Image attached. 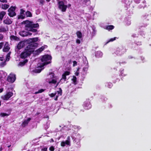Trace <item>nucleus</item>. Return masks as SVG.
I'll list each match as a JSON object with an SVG mask.
<instances>
[{
  "mask_svg": "<svg viewBox=\"0 0 151 151\" xmlns=\"http://www.w3.org/2000/svg\"><path fill=\"white\" fill-rule=\"evenodd\" d=\"M38 45L37 43H32L29 45L25 48L24 51L20 54V57L22 58H26L29 56L32 52H33L35 55H38L45 48L47 47V46H42L39 49L34 51L35 47Z\"/></svg>",
  "mask_w": 151,
  "mask_h": 151,
  "instance_id": "obj_1",
  "label": "nucleus"
},
{
  "mask_svg": "<svg viewBox=\"0 0 151 151\" xmlns=\"http://www.w3.org/2000/svg\"><path fill=\"white\" fill-rule=\"evenodd\" d=\"M51 59V56L48 55H45L42 56L40 60V61L42 63L41 64H38V67L34 70V71L36 73L40 72L44 69L43 67L45 65H47L50 63Z\"/></svg>",
  "mask_w": 151,
  "mask_h": 151,
  "instance_id": "obj_2",
  "label": "nucleus"
},
{
  "mask_svg": "<svg viewBox=\"0 0 151 151\" xmlns=\"http://www.w3.org/2000/svg\"><path fill=\"white\" fill-rule=\"evenodd\" d=\"M23 24H24L25 28L26 30L33 32H36L37 31V29H36L39 27L38 24H34L32 21L26 20L22 22Z\"/></svg>",
  "mask_w": 151,
  "mask_h": 151,
  "instance_id": "obj_3",
  "label": "nucleus"
},
{
  "mask_svg": "<svg viewBox=\"0 0 151 151\" xmlns=\"http://www.w3.org/2000/svg\"><path fill=\"white\" fill-rule=\"evenodd\" d=\"M59 80L58 77L54 76V73H50L47 75V77L46 79L47 82L49 84H55Z\"/></svg>",
  "mask_w": 151,
  "mask_h": 151,
  "instance_id": "obj_4",
  "label": "nucleus"
},
{
  "mask_svg": "<svg viewBox=\"0 0 151 151\" xmlns=\"http://www.w3.org/2000/svg\"><path fill=\"white\" fill-rule=\"evenodd\" d=\"M62 95V90L60 88H59L58 90L55 93H51L49 94V96L52 97L55 96V98L54 99L56 101L57 100L58 98V97L61 96Z\"/></svg>",
  "mask_w": 151,
  "mask_h": 151,
  "instance_id": "obj_5",
  "label": "nucleus"
},
{
  "mask_svg": "<svg viewBox=\"0 0 151 151\" xmlns=\"http://www.w3.org/2000/svg\"><path fill=\"white\" fill-rule=\"evenodd\" d=\"M10 52H9L6 55V59L3 57H0V60L1 61H4L3 62H2L0 63V65L1 66H4L6 65V61H9L10 58Z\"/></svg>",
  "mask_w": 151,
  "mask_h": 151,
  "instance_id": "obj_6",
  "label": "nucleus"
},
{
  "mask_svg": "<svg viewBox=\"0 0 151 151\" xmlns=\"http://www.w3.org/2000/svg\"><path fill=\"white\" fill-rule=\"evenodd\" d=\"M58 7L63 12H65L67 9V6L65 5L63 1H59L58 2Z\"/></svg>",
  "mask_w": 151,
  "mask_h": 151,
  "instance_id": "obj_7",
  "label": "nucleus"
},
{
  "mask_svg": "<svg viewBox=\"0 0 151 151\" xmlns=\"http://www.w3.org/2000/svg\"><path fill=\"white\" fill-rule=\"evenodd\" d=\"M16 6H11L8 10L9 12L8 14L11 17H12L16 15L15 10L16 9Z\"/></svg>",
  "mask_w": 151,
  "mask_h": 151,
  "instance_id": "obj_8",
  "label": "nucleus"
},
{
  "mask_svg": "<svg viewBox=\"0 0 151 151\" xmlns=\"http://www.w3.org/2000/svg\"><path fill=\"white\" fill-rule=\"evenodd\" d=\"M16 80L15 75L12 73H10L7 78V81L11 83H13Z\"/></svg>",
  "mask_w": 151,
  "mask_h": 151,
  "instance_id": "obj_9",
  "label": "nucleus"
},
{
  "mask_svg": "<svg viewBox=\"0 0 151 151\" xmlns=\"http://www.w3.org/2000/svg\"><path fill=\"white\" fill-rule=\"evenodd\" d=\"M125 49L123 48H117L115 52V53L117 55H121L126 52Z\"/></svg>",
  "mask_w": 151,
  "mask_h": 151,
  "instance_id": "obj_10",
  "label": "nucleus"
},
{
  "mask_svg": "<svg viewBox=\"0 0 151 151\" xmlns=\"http://www.w3.org/2000/svg\"><path fill=\"white\" fill-rule=\"evenodd\" d=\"M13 94L12 92H9L7 93L6 95L2 96L1 98L4 100H7L13 95Z\"/></svg>",
  "mask_w": 151,
  "mask_h": 151,
  "instance_id": "obj_11",
  "label": "nucleus"
},
{
  "mask_svg": "<svg viewBox=\"0 0 151 151\" xmlns=\"http://www.w3.org/2000/svg\"><path fill=\"white\" fill-rule=\"evenodd\" d=\"M19 34L22 37H25L28 35H31L32 33L29 32L22 31L19 32Z\"/></svg>",
  "mask_w": 151,
  "mask_h": 151,
  "instance_id": "obj_12",
  "label": "nucleus"
},
{
  "mask_svg": "<svg viewBox=\"0 0 151 151\" xmlns=\"http://www.w3.org/2000/svg\"><path fill=\"white\" fill-rule=\"evenodd\" d=\"M12 22V21L11 19L8 17L4 19L3 21V22L4 24L7 25L11 24Z\"/></svg>",
  "mask_w": 151,
  "mask_h": 151,
  "instance_id": "obj_13",
  "label": "nucleus"
},
{
  "mask_svg": "<svg viewBox=\"0 0 151 151\" xmlns=\"http://www.w3.org/2000/svg\"><path fill=\"white\" fill-rule=\"evenodd\" d=\"M25 45V42L24 41H21L19 42L17 45V48L20 50L24 47Z\"/></svg>",
  "mask_w": 151,
  "mask_h": 151,
  "instance_id": "obj_14",
  "label": "nucleus"
},
{
  "mask_svg": "<svg viewBox=\"0 0 151 151\" xmlns=\"http://www.w3.org/2000/svg\"><path fill=\"white\" fill-rule=\"evenodd\" d=\"M146 7H147V5H146V1L145 0H144L138 7L139 9L143 8V9H144Z\"/></svg>",
  "mask_w": 151,
  "mask_h": 151,
  "instance_id": "obj_15",
  "label": "nucleus"
},
{
  "mask_svg": "<svg viewBox=\"0 0 151 151\" xmlns=\"http://www.w3.org/2000/svg\"><path fill=\"white\" fill-rule=\"evenodd\" d=\"M9 49L8 43L6 42L3 49V51L4 52H7L9 51Z\"/></svg>",
  "mask_w": 151,
  "mask_h": 151,
  "instance_id": "obj_16",
  "label": "nucleus"
},
{
  "mask_svg": "<svg viewBox=\"0 0 151 151\" xmlns=\"http://www.w3.org/2000/svg\"><path fill=\"white\" fill-rule=\"evenodd\" d=\"M31 120V118H29L25 120L22 123V126L23 127H25L26 125H27L29 122Z\"/></svg>",
  "mask_w": 151,
  "mask_h": 151,
  "instance_id": "obj_17",
  "label": "nucleus"
},
{
  "mask_svg": "<svg viewBox=\"0 0 151 151\" xmlns=\"http://www.w3.org/2000/svg\"><path fill=\"white\" fill-rule=\"evenodd\" d=\"M38 37H35L32 38H30L28 40V41L31 42L30 44H32V43H36L35 42L38 41Z\"/></svg>",
  "mask_w": 151,
  "mask_h": 151,
  "instance_id": "obj_18",
  "label": "nucleus"
},
{
  "mask_svg": "<svg viewBox=\"0 0 151 151\" xmlns=\"http://www.w3.org/2000/svg\"><path fill=\"white\" fill-rule=\"evenodd\" d=\"M103 54L100 51H98L96 52L95 56L96 57L99 58L101 57L103 55Z\"/></svg>",
  "mask_w": 151,
  "mask_h": 151,
  "instance_id": "obj_19",
  "label": "nucleus"
},
{
  "mask_svg": "<svg viewBox=\"0 0 151 151\" xmlns=\"http://www.w3.org/2000/svg\"><path fill=\"white\" fill-rule=\"evenodd\" d=\"M114 27L113 25H108L105 26L104 29L108 30H112L114 28Z\"/></svg>",
  "mask_w": 151,
  "mask_h": 151,
  "instance_id": "obj_20",
  "label": "nucleus"
},
{
  "mask_svg": "<svg viewBox=\"0 0 151 151\" xmlns=\"http://www.w3.org/2000/svg\"><path fill=\"white\" fill-rule=\"evenodd\" d=\"M28 60L27 59H26L23 62H21L19 63L18 64V66L22 67L24 65L25 63L27 62Z\"/></svg>",
  "mask_w": 151,
  "mask_h": 151,
  "instance_id": "obj_21",
  "label": "nucleus"
},
{
  "mask_svg": "<svg viewBox=\"0 0 151 151\" xmlns=\"http://www.w3.org/2000/svg\"><path fill=\"white\" fill-rule=\"evenodd\" d=\"M9 7V5L7 4H2L1 5V8L3 9L6 10Z\"/></svg>",
  "mask_w": 151,
  "mask_h": 151,
  "instance_id": "obj_22",
  "label": "nucleus"
},
{
  "mask_svg": "<svg viewBox=\"0 0 151 151\" xmlns=\"http://www.w3.org/2000/svg\"><path fill=\"white\" fill-rule=\"evenodd\" d=\"M6 13L4 11L0 12V20H2L6 14Z\"/></svg>",
  "mask_w": 151,
  "mask_h": 151,
  "instance_id": "obj_23",
  "label": "nucleus"
},
{
  "mask_svg": "<svg viewBox=\"0 0 151 151\" xmlns=\"http://www.w3.org/2000/svg\"><path fill=\"white\" fill-rule=\"evenodd\" d=\"M132 1L129 0H125V4H126V6L127 7L129 6L130 4L131 3Z\"/></svg>",
  "mask_w": 151,
  "mask_h": 151,
  "instance_id": "obj_24",
  "label": "nucleus"
},
{
  "mask_svg": "<svg viewBox=\"0 0 151 151\" xmlns=\"http://www.w3.org/2000/svg\"><path fill=\"white\" fill-rule=\"evenodd\" d=\"M72 80L73 82V83L76 85L77 83V78L74 76H73V78L72 79Z\"/></svg>",
  "mask_w": 151,
  "mask_h": 151,
  "instance_id": "obj_25",
  "label": "nucleus"
},
{
  "mask_svg": "<svg viewBox=\"0 0 151 151\" xmlns=\"http://www.w3.org/2000/svg\"><path fill=\"white\" fill-rule=\"evenodd\" d=\"M66 76H65L64 74H63L62 76V78L60 80V82H62V83H63V82H62V81L63 80H64L63 82H64L65 81L66 79Z\"/></svg>",
  "mask_w": 151,
  "mask_h": 151,
  "instance_id": "obj_26",
  "label": "nucleus"
},
{
  "mask_svg": "<svg viewBox=\"0 0 151 151\" xmlns=\"http://www.w3.org/2000/svg\"><path fill=\"white\" fill-rule=\"evenodd\" d=\"M10 113L6 114L4 113H1L0 114V116L2 117H4L6 116H8L10 114Z\"/></svg>",
  "mask_w": 151,
  "mask_h": 151,
  "instance_id": "obj_27",
  "label": "nucleus"
},
{
  "mask_svg": "<svg viewBox=\"0 0 151 151\" xmlns=\"http://www.w3.org/2000/svg\"><path fill=\"white\" fill-rule=\"evenodd\" d=\"M76 35L77 37L79 38H81L82 37V34L81 32L80 31H78L76 32Z\"/></svg>",
  "mask_w": 151,
  "mask_h": 151,
  "instance_id": "obj_28",
  "label": "nucleus"
},
{
  "mask_svg": "<svg viewBox=\"0 0 151 151\" xmlns=\"http://www.w3.org/2000/svg\"><path fill=\"white\" fill-rule=\"evenodd\" d=\"M6 31L5 28L3 27H0V32H5Z\"/></svg>",
  "mask_w": 151,
  "mask_h": 151,
  "instance_id": "obj_29",
  "label": "nucleus"
},
{
  "mask_svg": "<svg viewBox=\"0 0 151 151\" xmlns=\"http://www.w3.org/2000/svg\"><path fill=\"white\" fill-rule=\"evenodd\" d=\"M26 14L27 17H31L32 16V13L29 11H27L26 12Z\"/></svg>",
  "mask_w": 151,
  "mask_h": 151,
  "instance_id": "obj_30",
  "label": "nucleus"
},
{
  "mask_svg": "<svg viewBox=\"0 0 151 151\" xmlns=\"http://www.w3.org/2000/svg\"><path fill=\"white\" fill-rule=\"evenodd\" d=\"M83 66H85L86 65H88V61L87 60L86 58L83 60Z\"/></svg>",
  "mask_w": 151,
  "mask_h": 151,
  "instance_id": "obj_31",
  "label": "nucleus"
},
{
  "mask_svg": "<svg viewBox=\"0 0 151 151\" xmlns=\"http://www.w3.org/2000/svg\"><path fill=\"white\" fill-rule=\"evenodd\" d=\"M125 22L126 23V24L127 25H129L131 23V20L130 19H127L126 20H125Z\"/></svg>",
  "mask_w": 151,
  "mask_h": 151,
  "instance_id": "obj_32",
  "label": "nucleus"
},
{
  "mask_svg": "<svg viewBox=\"0 0 151 151\" xmlns=\"http://www.w3.org/2000/svg\"><path fill=\"white\" fill-rule=\"evenodd\" d=\"M116 37H114L113 38H111L106 43V44H107L108 43L111 42H112L116 40Z\"/></svg>",
  "mask_w": 151,
  "mask_h": 151,
  "instance_id": "obj_33",
  "label": "nucleus"
},
{
  "mask_svg": "<svg viewBox=\"0 0 151 151\" xmlns=\"http://www.w3.org/2000/svg\"><path fill=\"white\" fill-rule=\"evenodd\" d=\"M83 2L87 5H89L90 4V0H84Z\"/></svg>",
  "mask_w": 151,
  "mask_h": 151,
  "instance_id": "obj_34",
  "label": "nucleus"
},
{
  "mask_svg": "<svg viewBox=\"0 0 151 151\" xmlns=\"http://www.w3.org/2000/svg\"><path fill=\"white\" fill-rule=\"evenodd\" d=\"M11 39H13L15 40H17L18 39V38L16 36L13 35L11 36Z\"/></svg>",
  "mask_w": 151,
  "mask_h": 151,
  "instance_id": "obj_35",
  "label": "nucleus"
},
{
  "mask_svg": "<svg viewBox=\"0 0 151 151\" xmlns=\"http://www.w3.org/2000/svg\"><path fill=\"white\" fill-rule=\"evenodd\" d=\"M131 36L133 38H136V37H138V35L137 34H136L135 33H134L132 34Z\"/></svg>",
  "mask_w": 151,
  "mask_h": 151,
  "instance_id": "obj_36",
  "label": "nucleus"
},
{
  "mask_svg": "<svg viewBox=\"0 0 151 151\" xmlns=\"http://www.w3.org/2000/svg\"><path fill=\"white\" fill-rule=\"evenodd\" d=\"M84 66V67L83 69V70L84 71H85L87 70L88 67V65H86Z\"/></svg>",
  "mask_w": 151,
  "mask_h": 151,
  "instance_id": "obj_37",
  "label": "nucleus"
},
{
  "mask_svg": "<svg viewBox=\"0 0 151 151\" xmlns=\"http://www.w3.org/2000/svg\"><path fill=\"white\" fill-rule=\"evenodd\" d=\"M96 30H95V28L93 29V32H92V35L93 36H94L96 33Z\"/></svg>",
  "mask_w": 151,
  "mask_h": 151,
  "instance_id": "obj_38",
  "label": "nucleus"
},
{
  "mask_svg": "<svg viewBox=\"0 0 151 151\" xmlns=\"http://www.w3.org/2000/svg\"><path fill=\"white\" fill-rule=\"evenodd\" d=\"M55 148L53 146H51L49 148V150L50 151H54L55 150Z\"/></svg>",
  "mask_w": 151,
  "mask_h": 151,
  "instance_id": "obj_39",
  "label": "nucleus"
},
{
  "mask_svg": "<svg viewBox=\"0 0 151 151\" xmlns=\"http://www.w3.org/2000/svg\"><path fill=\"white\" fill-rule=\"evenodd\" d=\"M65 142V145H70V141L66 140Z\"/></svg>",
  "mask_w": 151,
  "mask_h": 151,
  "instance_id": "obj_40",
  "label": "nucleus"
},
{
  "mask_svg": "<svg viewBox=\"0 0 151 151\" xmlns=\"http://www.w3.org/2000/svg\"><path fill=\"white\" fill-rule=\"evenodd\" d=\"M60 145L62 147L65 146V142L64 141L61 142Z\"/></svg>",
  "mask_w": 151,
  "mask_h": 151,
  "instance_id": "obj_41",
  "label": "nucleus"
},
{
  "mask_svg": "<svg viewBox=\"0 0 151 151\" xmlns=\"http://www.w3.org/2000/svg\"><path fill=\"white\" fill-rule=\"evenodd\" d=\"M45 1L44 0H40V4L43 5L45 3Z\"/></svg>",
  "mask_w": 151,
  "mask_h": 151,
  "instance_id": "obj_42",
  "label": "nucleus"
},
{
  "mask_svg": "<svg viewBox=\"0 0 151 151\" xmlns=\"http://www.w3.org/2000/svg\"><path fill=\"white\" fill-rule=\"evenodd\" d=\"M41 151H47V147H45L42 148L41 150Z\"/></svg>",
  "mask_w": 151,
  "mask_h": 151,
  "instance_id": "obj_43",
  "label": "nucleus"
},
{
  "mask_svg": "<svg viewBox=\"0 0 151 151\" xmlns=\"http://www.w3.org/2000/svg\"><path fill=\"white\" fill-rule=\"evenodd\" d=\"M135 43L137 45H140L141 44V42L140 41L137 42V41H135Z\"/></svg>",
  "mask_w": 151,
  "mask_h": 151,
  "instance_id": "obj_44",
  "label": "nucleus"
},
{
  "mask_svg": "<svg viewBox=\"0 0 151 151\" xmlns=\"http://www.w3.org/2000/svg\"><path fill=\"white\" fill-rule=\"evenodd\" d=\"M139 34L140 35L143 36V35H144L145 34V33L144 31H141L139 32Z\"/></svg>",
  "mask_w": 151,
  "mask_h": 151,
  "instance_id": "obj_45",
  "label": "nucleus"
},
{
  "mask_svg": "<svg viewBox=\"0 0 151 151\" xmlns=\"http://www.w3.org/2000/svg\"><path fill=\"white\" fill-rule=\"evenodd\" d=\"M70 73L68 71H66L65 72L64 74L65 76H68L70 75Z\"/></svg>",
  "mask_w": 151,
  "mask_h": 151,
  "instance_id": "obj_46",
  "label": "nucleus"
},
{
  "mask_svg": "<svg viewBox=\"0 0 151 151\" xmlns=\"http://www.w3.org/2000/svg\"><path fill=\"white\" fill-rule=\"evenodd\" d=\"M73 66L74 67L75 66H76L77 65V62L76 61H74L73 62Z\"/></svg>",
  "mask_w": 151,
  "mask_h": 151,
  "instance_id": "obj_47",
  "label": "nucleus"
},
{
  "mask_svg": "<svg viewBox=\"0 0 151 151\" xmlns=\"http://www.w3.org/2000/svg\"><path fill=\"white\" fill-rule=\"evenodd\" d=\"M135 3L137 4L139 3L140 1V0H133Z\"/></svg>",
  "mask_w": 151,
  "mask_h": 151,
  "instance_id": "obj_48",
  "label": "nucleus"
},
{
  "mask_svg": "<svg viewBox=\"0 0 151 151\" xmlns=\"http://www.w3.org/2000/svg\"><path fill=\"white\" fill-rule=\"evenodd\" d=\"M24 12L25 11L23 9H20V14H23Z\"/></svg>",
  "mask_w": 151,
  "mask_h": 151,
  "instance_id": "obj_49",
  "label": "nucleus"
},
{
  "mask_svg": "<svg viewBox=\"0 0 151 151\" xmlns=\"http://www.w3.org/2000/svg\"><path fill=\"white\" fill-rule=\"evenodd\" d=\"M4 45V43L3 42H1L0 43V49H1L3 47Z\"/></svg>",
  "mask_w": 151,
  "mask_h": 151,
  "instance_id": "obj_50",
  "label": "nucleus"
},
{
  "mask_svg": "<svg viewBox=\"0 0 151 151\" xmlns=\"http://www.w3.org/2000/svg\"><path fill=\"white\" fill-rule=\"evenodd\" d=\"M112 86V85L111 83H109L108 84L107 86L109 88H111Z\"/></svg>",
  "mask_w": 151,
  "mask_h": 151,
  "instance_id": "obj_51",
  "label": "nucleus"
},
{
  "mask_svg": "<svg viewBox=\"0 0 151 151\" xmlns=\"http://www.w3.org/2000/svg\"><path fill=\"white\" fill-rule=\"evenodd\" d=\"M3 38V35L2 34H0V40H1Z\"/></svg>",
  "mask_w": 151,
  "mask_h": 151,
  "instance_id": "obj_52",
  "label": "nucleus"
},
{
  "mask_svg": "<svg viewBox=\"0 0 151 151\" xmlns=\"http://www.w3.org/2000/svg\"><path fill=\"white\" fill-rule=\"evenodd\" d=\"M44 91V90L42 89L38 90V93H41L42 92H43Z\"/></svg>",
  "mask_w": 151,
  "mask_h": 151,
  "instance_id": "obj_53",
  "label": "nucleus"
},
{
  "mask_svg": "<svg viewBox=\"0 0 151 151\" xmlns=\"http://www.w3.org/2000/svg\"><path fill=\"white\" fill-rule=\"evenodd\" d=\"M0 1L3 3H7V0H0Z\"/></svg>",
  "mask_w": 151,
  "mask_h": 151,
  "instance_id": "obj_54",
  "label": "nucleus"
},
{
  "mask_svg": "<svg viewBox=\"0 0 151 151\" xmlns=\"http://www.w3.org/2000/svg\"><path fill=\"white\" fill-rule=\"evenodd\" d=\"M76 42L77 43L80 44V42H81V41H80V40H79V39H77L76 40Z\"/></svg>",
  "mask_w": 151,
  "mask_h": 151,
  "instance_id": "obj_55",
  "label": "nucleus"
},
{
  "mask_svg": "<svg viewBox=\"0 0 151 151\" xmlns=\"http://www.w3.org/2000/svg\"><path fill=\"white\" fill-rule=\"evenodd\" d=\"M90 104H86V105L85 106V109H87L86 108V107H87V106H90Z\"/></svg>",
  "mask_w": 151,
  "mask_h": 151,
  "instance_id": "obj_56",
  "label": "nucleus"
},
{
  "mask_svg": "<svg viewBox=\"0 0 151 151\" xmlns=\"http://www.w3.org/2000/svg\"><path fill=\"white\" fill-rule=\"evenodd\" d=\"M24 18V17L22 15L20 16L19 17V18L23 19Z\"/></svg>",
  "mask_w": 151,
  "mask_h": 151,
  "instance_id": "obj_57",
  "label": "nucleus"
},
{
  "mask_svg": "<svg viewBox=\"0 0 151 151\" xmlns=\"http://www.w3.org/2000/svg\"><path fill=\"white\" fill-rule=\"evenodd\" d=\"M70 136H68L67 138V140H68L69 141H70Z\"/></svg>",
  "mask_w": 151,
  "mask_h": 151,
  "instance_id": "obj_58",
  "label": "nucleus"
},
{
  "mask_svg": "<svg viewBox=\"0 0 151 151\" xmlns=\"http://www.w3.org/2000/svg\"><path fill=\"white\" fill-rule=\"evenodd\" d=\"M75 74L76 76H78L79 74V73L77 71L75 73Z\"/></svg>",
  "mask_w": 151,
  "mask_h": 151,
  "instance_id": "obj_59",
  "label": "nucleus"
},
{
  "mask_svg": "<svg viewBox=\"0 0 151 151\" xmlns=\"http://www.w3.org/2000/svg\"><path fill=\"white\" fill-rule=\"evenodd\" d=\"M3 89L2 88L0 89V93L1 92L3 91Z\"/></svg>",
  "mask_w": 151,
  "mask_h": 151,
  "instance_id": "obj_60",
  "label": "nucleus"
},
{
  "mask_svg": "<svg viewBox=\"0 0 151 151\" xmlns=\"http://www.w3.org/2000/svg\"><path fill=\"white\" fill-rule=\"evenodd\" d=\"M141 59L142 60H145V58L143 57H142L141 58Z\"/></svg>",
  "mask_w": 151,
  "mask_h": 151,
  "instance_id": "obj_61",
  "label": "nucleus"
},
{
  "mask_svg": "<svg viewBox=\"0 0 151 151\" xmlns=\"http://www.w3.org/2000/svg\"><path fill=\"white\" fill-rule=\"evenodd\" d=\"M40 114V113H39V112H37L36 114H35V115L37 116V115H38L39 114Z\"/></svg>",
  "mask_w": 151,
  "mask_h": 151,
  "instance_id": "obj_62",
  "label": "nucleus"
},
{
  "mask_svg": "<svg viewBox=\"0 0 151 151\" xmlns=\"http://www.w3.org/2000/svg\"><path fill=\"white\" fill-rule=\"evenodd\" d=\"M128 57L129 59H132L133 58V57L131 56H129Z\"/></svg>",
  "mask_w": 151,
  "mask_h": 151,
  "instance_id": "obj_63",
  "label": "nucleus"
},
{
  "mask_svg": "<svg viewBox=\"0 0 151 151\" xmlns=\"http://www.w3.org/2000/svg\"><path fill=\"white\" fill-rule=\"evenodd\" d=\"M71 4H68L67 6L68 7H70V6H71Z\"/></svg>",
  "mask_w": 151,
  "mask_h": 151,
  "instance_id": "obj_64",
  "label": "nucleus"
}]
</instances>
